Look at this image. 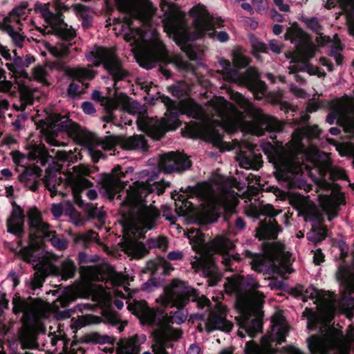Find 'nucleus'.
<instances>
[{
	"mask_svg": "<svg viewBox=\"0 0 354 354\" xmlns=\"http://www.w3.org/2000/svg\"><path fill=\"white\" fill-rule=\"evenodd\" d=\"M231 97L252 118L251 121H245L243 114L223 97H215L209 104L215 111L216 118L206 115L203 108L192 100L181 102L180 109L183 113L189 117L204 120L200 125L192 127V136L201 137L215 145H218L221 143L222 136L215 129L216 126L227 131L239 128L243 131L256 136H261L265 131L277 132L281 130L283 124L280 121L263 115L259 108L241 93H232Z\"/></svg>",
	"mask_w": 354,
	"mask_h": 354,
	"instance_id": "1",
	"label": "nucleus"
},
{
	"mask_svg": "<svg viewBox=\"0 0 354 354\" xmlns=\"http://www.w3.org/2000/svg\"><path fill=\"white\" fill-rule=\"evenodd\" d=\"M161 7L165 12V31L178 45L182 46L188 40L197 39L205 35L210 37L215 36V26L218 19L212 17L203 4L198 3L189 10V15L193 19L190 28H187L184 14L174 6L162 3Z\"/></svg>",
	"mask_w": 354,
	"mask_h": 354,
	"instance_id": "2",
	"label": "nucleus"
},
{
	"mask_svg": "<svg viewBox=\"0 0 354 354\" xmlns=\"http://www.w3.org/2000/svg\"><path fill=\"white\" fill-rule=\"evenodd\" d=\"M259 287V283L251 275L241 283L237 279H227V283L225 284L226 292L236 293V306L243 314L238 331L241 338L245 334L252 337L261 330V323L258 317L261 315L264 296L257 290Z\"/></svg>",
	"mask_w": 354,
	"mask_h": 354,
	"instance_id": "3",
	"label": "nucleus"
},
{
	"mask_svg": "<svg viewBox=\"0 0 354 354\" xmlns=\"http://www.w3.org/2000/svg\"><path fill=\"white\" fill-rule=\"evenodd\" d=\"M124 19L127 24L122 26L121 34L127 41L134 46L133 50L142 67L151 69L155 67L158 61L169 60L167 52L157 34L153 33V38L147 40L142 31L138 29L133 30L129 27V17H124Z\"/></svg>",
	"mask_w": 354,
	"mask_h": 354,
	"instance_id": "4",
	"label": "nucleus"
},
{
	"mask_svg": "<svg viewBox=\"0 0 354 354\" xmlns=\"http://www.w3.org/2000/svg\"><path fill=\"white\" fill-rule=\"evenodd\" d=\"M191 300L197 304L198 308H202L209 304V300L204 296H200L193 288L188 287L180 280L174 279L166 286L164 293L156 301L163 306L171 304L179 309L176 310L172 317L174 322L178 324H183L187 317V312L182 308Z\"/></svg>",
	"mask_w": 354,
	"mask_h": 354,
	"instance_id": "5",
	"label": "nucleus"
},
{
	"mask_svg": "<svg viewBox=\"0 0 354 354\" xmlns=\"http://www.w3.org/2000/svg\"><path fill=\"white\" fill-rule=\"evenodd\" d=\"M121 212L124 217H129V221H125L124 225V250L132 257H138L142 256L146 252L145 245L137 241L138 238L141 237L145 232L151 230L154 227L156 214L153 209H145L142 213L149 212L150 216L145 217L142 214L130 212L123 208Z\"/></svg>",
	"mask_w": 354,
	"mask_h": 354,
	"instance_id": "6",
	"label": "nucleus"
},
{
	"mask_svg": "<svg viewBox=\"0 0 354 354\" xmlns=\"http://www.w3.org/2000/svg\"><path fill=\"white\" fill-rule=\"evenodd\" d=\"M157 177V174H151L148 171H143L140 173L141 181L135 182L127 191V198L122 205L123 210L127 209L130 212H134L138 214H142L144 209H153L156 214V220L158 217V213L156 209L152 206H147L143 201V198L151 192H156L158 195L164 192L165 188L169 185V183L165 182H156L151 185L148 181L153 180ZM149 212L143 213V216L149 217Z\"/></svg>",
	"mask_w": 354,
	"mask_h": 354,
	"instance_id": "7",
	"label": "nucleus"
},
{
	"mask_svg": "<svg viewBox=\"0 0 354 354\" xmlns=\"http://www.w3.org/2000/svg\"><path fill=\"white\" fill-rule=\"evenodd\" d=\"M191 193L196 194L201 198V210L200 216L205 222L212 223L215 221L218 210L220 207L230 209L237 203V194L229 191L223 193L218 198L214 193L212 188L207 184L200 185L194 188H191Z\"/></svg>",
	"mask_w": 354,
	"mask_h": 354,
	"instance_id": "8",
	"label": "nucleus"
},
{
	"mask_svg": "<svg viewBox=\"0 0 354 354\" xmlns=\"http://www.w3.org/2000/svg\"><path fill=\"white\" fill-rule=\"evenodd\" d=\"M351 343H354V327L349 328L345 337L337 328H328L321 335L308 339V347L314 354H323L328 348H335L339 354H348Z\"/></svg>",
	"mask_w": 354,
	"mask_h": 354,
	"instance_id": "9",
	"label": "nucleus"
},
{
	"mask_svg": "<svg viewBox=\"0 0 354 354\" xmlns=\"http://www.w3.org/2000/svg\"><path fill=\"white\" fill-rule=\"evenodd\" d=\"M272 328L269 334L261 339V346L252 342L246 343L245 354H274L275 346L285 342L288 326L281 311L276 312L272 319Z\"/></svg>",
	"mask_w": 354,
	"mask_h": 354,
	"instance_id": "10",
	"label": "nucleus"
},
{
	"mask_svg": "<svg viewBox=\"0 0 354 354\" xmlns=\"http://www.w3.org/2000/svg\"><path fill=\"white\" fill-rule=\"evenodd\" d=\"M263 151L266 154L276 169L275 176L277 180L289 177V173L297 172L301 166L296 162L297 156L294 148L288 149V143L282 148H276L269 142L261 145Z\"/></svg>",
	"mask_w": 354,
	"mask_h": 354,
	"instance_id": "11",
	"label": "nucleus"
},
{
	"mask_svg": "<svg viewBox=\"0 0 354 354\" xmlns=\"http://www.w3.org/2000/svg\"><path fill=\"white\" fill-rule=\"evenodd\" d=\"M304 301L306 299H316V302H319L317 315L310 309L306 308L304 311V315L308 319V328L313 329L315 326V321L317 317L324 322H328L337 310L335 307L334 295L331 293H324L310 286L307 288L304 294Z\"/></svg>",
	"mask_w": 354,
	"mask_h": 354,
	"instance_id": "12",
	"label": "nucleus"
},
{
	"mask_svg": "<svg viewBox=\"0 0 354 354\" xmlns=\"http://www.w3.org/2000/svg\"><path fill=\"white\" fill-rule=\"evenodd\" d=\"M118 145L128 150H144L147 147V140L142 136H136L127 139L111 136L105 138L100 142L89 144L87 150L92 158L95 161H97L102 157L101 149L113 150Z\"/></svg>",
	"mask_w": 354,
	"mask_h": 354,
	"instance_id": "13",
	"label": "nucleus"
},
{
	"mask_svg": "<svg viewBox=\"0 0 354 354\" xmlns=\"http://www.w3.org/2000/svg\"><path fill=\"white\" fill-rule=\"evenodd\" d=\"M29 220V245L22 251V257L24 260L32 263L34 257L32 250L39 248L42 239L36 234H41L44 238L50 236L53 232L48 231L49 225L42 220L40 212L35 207L30 208L28 212Z\"/></svg>",
	"mask_w": 354,
	"mask_h": 354,
	"instance_id": "14",
	"label": "nucleus"
},
{
	"mask_svg": "<svg viewBox=\"0 0 354 354\" xmlns=\"http://www.w3.org/2000/svg\"><path fill=\"white\" fill-rule=\"evenodd\" d=\"M87 60L95 66L103 64L104 68L113 77L121 80L126 75L122 64L113 49L95 46L85 55Z\"/></svg>",
	"mask_w": 354,
	"mask_h": 354,
	"instance_id": "15",
	"label": "nucleus"
},
{
	"mask_svg": "<svg viewBox=\"0 0 354 354\" xmlns=\"http://www.w3.org/2000/svg\"><path fill=\"white\" fill-rule=\"evenodd\" d=\"M138 127L153 139H160L166 131L176 129L178 125V115L167 110L165 117L158 121L153 119L141 118L137 120Z\"/></svg>",
	"mask_w": 354,
	"mask_h": 354,
	"instance_id": "16",
	"label": "nucleus"
},
{
	"mask_svg": "<svg viewBox=\"0 0 354 354\" xmlns=\"http://www.w3.org/2000/svg\"><path fill=\"white\" fill-rule=\"evenodd\" d=\"M219 64L222 66L223 78L229 82L243 84L254 87L259 84L261 87V95L257 94V98H261L264 95L263 88L264 84L259 82V75L257 70L254 68H250L247 70L245 75H240L236 71L230 68V64L225 59L219 60Z\"/></svg>",
	"mask_w": 354,
	"mask_h": 354,
	"instance_id": "17",
	"label": "nucleus"
},
{
	"mask_svg": "<svg viewBox=\"0 0 354 354\" xmlns=\"http://www.w3.org/2000/svg\"><path fill=\"white\" fill-rule=\"evenodd\" d=\"M118 8L129 15V17L138 18L147 24L153 14V8L149 0H115Z\"/></svg>",
	"mask_w": 354,
	"mask_h": 354,
	"instance_id": "18",
	"label": "nucleus"
},
{
	"mask_svg": "<svg viewBox=\"0 0 354 354\" xmlns=\"http://www.w3.org/2000/svg\"><path fill=\"white\" fill-rule=\"evenodd\" d=\"M89 174V169L84 165H78L73 168L72 171H68L61 178L64 185L70 187L75 201L80 200V193L90 186V183L85 178Z\"/></svg>",
	"mask_w": 354,
	"mask_h": 354,
	"instance_id": "19",
	"label": "nucleus"
},
{
	"mask_svg": "<svg viewBox=\"0 0 354 354\" xmlns=\"http://www.w3.org/2000/svg\"><path fill=\"white\" fill-rule=\"evenodd\" d=\"M306 160H308L312 165L316 166L323 176L324 173L328 172L330 178L332 180L344 179L346 175L344 171L340 167H333L330 161L327 159H323L321 161L322 154L319 152L316 147L310 146L305 152Z\"/></svg>",
	"mask_w": 354,
	"mask_h": 354,
	"instance_id": "20",
	"label": "nucleus"
},
{
	"mask_svg": "<svg viewBox=\"0 0 354 354\" xmlns=\"http://www.w3.org/2000/svg\"><path fill=\"white\" fill-rule=\"evenodd\" d=\"M152 161L149 160L150 164L157 165L160 171L167 174L182 171L189 169L191 166V162L187 157L173 151L160 156L157 162Z\"/></svg>",
	"mask_w": 354,
	"mask_h": 354,
	"instance_id": "21",
	"label": "nucleus"
},
{
	"mask_svg": "<svg viewBox=\"0 0 354 354\" xmlns=\"http://www.w3.org/2000/svg\"><path fill=\"white\" fill-rule=\"evenodd\" d=\"M12 304L14 313H23L24 319L43 317L48 310L47 304L41 300L26 302L19 297H15Z\"/></svg>",
	"mask_w": 354,
	"mask_h": 354,
	"instance_id": "22",
	"label": "nucleus"
},
{
	"mask_svg": "<svg viewBox=\"0 0 354 354\" xmlns=\"http://www.w3.org/2000/svg\"><path fill=\"white\" fill-rule=\"evenodd\" d=\"M14 57L13 64L7 63L6 66L8 69L12 73V75L16 77L15 82L18 85V88L21 95L25 98L28 103H31V92L30 88L25 85L24 82L21 81L20 78L28 79V73L24 70V60L17 55L15 50H13Z\"/></svg>",
	"mask_w": 354,
	"mask_h": 354,
	"instance_id": "23",
	"label": "nucleus"
},
{
	"mask_svg": "<svg viewBox=\"0 0 354 354\" xmlns=\"http://www.w3.org/2000/svg\"><path fill=\"white\" fill-rule=\"evenodd\" d=\"M319 135V129L317 126H306L305 127L297 129L292 134V140L288 143V149L294 148L297 156H301V158L305 157V153H302L301 140L306 137L308 138H315ZM306 150L304 151L306 152Z\"/></svg>",
	"mask_w": 354,
	"mask_h": 354,
	"instance_id": "24",
	"label": "nucleus"
},
{
	"mask_svg": "<svg viewBox=\"0 0 354 354\" xmlns=\"http://www.w3.org/2000/svg\"><path fill=\"white\" fill-rule=\"evenodd\" d=\"M322 210L328 216V220L337 216L339 205L344 204V198L341 193L333 191L330 196H319Z\"/></svg>",
	"mask_w": 354,
	"mask_h": 354,
	"instance_id": "25",
	"label": "nucleus"
},
{
	"mask_svg": "<svg viewBox=\"0 0 354 354\" xmlns=\"http://www.w3.org/2000/svg\"><path fill=\"white\" fill-rule=\"evenodd\" d=\"M153 335L155 343L151 348L153 354H167L165 351V347L167 346V340L177 339L180 336L178 332L170 328L156 331Z\"/></svg>",
	"mask_w": 354,
	"mask_h": 354,
	"instance_id": "26",
	"label": "nucleus"
},
{
	"mask_svg": "<svg viewBox=\"0 0 354 354\" xmlns=\"http://www.w3.org/2000/svg\"><path fill=\"white\" fill-rule=\"evenodd\" d=\"M216 310L219 313L218 315H214L208 319L206 324V330L212 332L216 330L230 332L232 328V324L227 321L225 318V308L219 304H216Z\"/></svg>",
	"mask_w": 354,
	"mask_h": 354,
	"instance_id": "27",
	"label": "nucleus"
},
{
	"mask_svg": "<svg viewBox=\"0 0 354 354\" xmlns=\"http://www.w3.org/2000/svg\"><path fill=\"white\" fill-rule=\"evenodd\" d=\"M145 341V335H135L127 339H122L119 342L116 354H138L140 344Z\"/></svg>",
	"mask_w": 354,
	"mask_h": 354,
	"instance_id": "28",
	"label": "nucleus"
},
{
	"mask_svg": "<svg viewBox=\"0 0 354 354\" xmlns=\"http://www.w3.org/2000/svg\"><path fill=\"white\" fill-rule=\"evenodd\" d=\"M129 308L143 323L151 324L154 322L156 312L153 309L149 308L145 301H135L129 305Z\"/></svg>",
	"mask_w": 354,
	"mask_h": 354,
	"instance_id": "29",
	"label": "nucleus"
},
{
	"mask_svg": "<svg viewBox=\"0 0 354 354\" xmlns=\"http://www.w3.org/2000/svg\"><path fill=\"white\" fill-rule=\"evenodd\" d=\"M257 146L252 145L248 146L251 153L250 156H246L243 154H240L238 156V161L241 167L257 170L261 166V156L260 154L255 153L254 149Z\"/></svg>",
	"mask_w": 354,
	"mask_h": 354,
	"instance_id": "30",
	"label": "nucleus"
},
{
	"mask_svg": "<svg viewBox=\"0 0 354 354\" xmlns=\"http://www.w3.org/2000/svg\"><path fill=\"white\" fill-rule=\"evenodd\" d=\"M124 185L118 178L109 177L104 181L102 186V194L106 198L112 199L116 194L119 193Z\"/></svg>",
	"mask_w": 354,
	"mask_h": 354,
	"instance_id": "31",
	"label": "nucleus"
},
{
	"mask_svg": "<svg viewBox=\"0 0 354 354\" xmlns=\"http://www.w3.org/2000/svg\"><path fill=\"white\" fill-rule=\"evenodd\" d=\"M39 266L35 272V277L32 281V288H40L44 281L45 277L50 274L56 272V268L50 262H46Z\"/></svg>",
	"mask_w": 354,
	"mask_h": 354,
	"instance_id": "32",
	"label": "nucleus"
},
{
	"mask_svg": "<svg viewBox=\"0 0 354 354\" xmlns=\"http://www.w3.org/2000/svg\"><path fill=\"white\" fill-rule=\"evenodd\" d=\"M301 158L297 156V158L296 159V162H297V164L301 166V169L297 172H292V170L289 173V177L286 178H283L278 180L279 181H286L287 182V187L288 189L292 188V187H298L300 189H303L304 190H309L310 189V185L307 184V183L303 180H299L297 182H292L290 181L291 178L293 175L299 174L300 171H302L303 168H306L307 169H310L311 167H314L312 165V164L307 160L309 164H303L300 162V159Z\"/></svg>",
	"mask_w": 354,
	"mask_h": 354,
	"instance_id": "33",
	"label": "nucleus"
},
{
	"mask_svg": "<svg viewBox=\"0 0 354 354\" xmlns=\"http://www.w3.org/2000/svg\"><path fill=\"white\" fill-rule=\"evenodd\" d=\"M86 288L88 292L86 296H91L95 301L106 303L110 300V292H108L102 285L89 283Z\"/></svg>",
	"mask_w": 354,
	"mask_h": 354,
	"instance_id": "34",
	"label": "nucleus"
},
{
	"mask_svg": "<svg viewBox=\"0 0 354 354\" xmlns=\"http://www.w3.org/2000/svg\"><path fill=\"white\" fill-rule=\"evenodd\" d=\"M336 277L344 289L351 294L354 291V273L351 274L344 268H339Z\"/></svg>",
	"mask_w": 354,
	"mask_h": 354,
	"instance_id": "35",
	"label": "nucleus"
},
{
	"mask_svg": "<svg viewBox=\"0 0 354 354\" xmlns=\"http://www.w3.org/2000/svg\"><path fill=\"white\" fill-rule=\"evenodd\" d=\"M280 232H281V228L273 221L270 224H262L256 236L260 239H274Z\"/></svg>",
	"mask_w": 354,
	"mask_h": 354,
	"instance_id": "36",
	"label": "nucleus"
},
{
	"mask_svg": "<svg viewBox=\"0 0 354 354\" xmlns=\"http://www.w3.org/2000/svg\"><path fill=\"white\" fill-rule=\"evenodd\" d=\"M67 74L79 81L91 80L95 75V72L91 68L84 67L69 68L67 70Z\"/></svg>",
	"mask_w": 354,
	"mask_h": 354,
	"instance_id": "37",
	"label": "nucleus"
},
{
	"mask_svg": "<svg viewBox=\"0 0 354 354\" xmlns=\"http://www.w3.org/2000/svg\"><path fill=\"white\" fill-rule=\"evenodd\" d=\"M233 247V243L229 239L223 236L216 238L209 245L212 251L217 253L225 254Z\"/></svg>",
	"mask_w": 354,
	"mask_h": 354,
	"instance_id": "38",
	"label": "nucleus"
},
{
	"mask_svg": "<svg viewBox=\"0 0 354 354\" xmlns=\"http://www.w3.org/2000/svg\"><path fill=\"white\" fill-rule=\"evenodd\" d=\"M288 201L291 205L303 212H306L310 207L308 198L294 192H291L288 196Z\"/></svg>",
	"mask_w": 354,
	"mask_h": 354,
	"instance_id": "39",
	"label": "nucleus"
},
{
	"mask_svg": "<svg viewBox=\"0 0 354 354\" xmlns=\"http://www.w3.org/2000/svg\"><path fill=\"white\" fill-rule=\"evenodd\" d=\"M20 339L24 348H35L37 346V337L35 331L25 327L20 334Z\"/></svg>",
	"mask_w": 354,
	"mask_h": 354,
	"instance_id": "40",
	"label": "nucleus"
},
{
	"mask_svg": "<svg viewBox=\"0 0 354 354\" xmlns=\"http://www.w3.org/2000/svg\"><path fill=\"white\" fill-rule=\"evenodd\" d=\"M347 13V25L349 34L354 37V0H339Z\"/></svg>",
	"mask_w": 354,
	"mask_h": 354,
	"instance_id": "41",
	"label": "nucleus"
},
{
	"mask_svg": "<svg viewBox=\"0 0 354 354\" xmlns=\"http://www.w3.org/2000/svg\"><path fill=\"white\" fill-rule=\"evenodd\" d=\"M116 101L118 104H120L122 106L124 110L132 115L136 114L140 108V105L137 102H130L128 97L123 93L117 95Z\"/></svg>",
	"mask_w": 354,
	"mask_h": 354,
	"instance_id": "42",
	"label": "nucleus"
},
{
	"mask_svg": "<svg viewBox=\"0 0 354 354\" xmlns=\"http://www.w3.org/2000/svg\"><path fill=\"white\" fill-rule=\"evenodd\" d=\"M297 50L302 59L310 58L315 54V47L308 38H305L302 43L297 45Z\"/></svg>",
	"mask_w": 354,
	"mask_h": 354,
	"instance_id": "43",
	"label": "nucleus"
},
{
	"mask_svg": "<svg viewBox=\"0 0 354 354\" xmlns=\"http://www.w3.org/2000/svg\"><path fill=\"white\" fill-rule=\"evenodd\" d=\"M61 117L57 113H53L49 116V120L52 125L54 127L57 128L58 130L60 131H69L71 128L73 129L74 133H75L77 129V127L73 124L70 120H65L58 124H57L60 120Z\"/></svg>",
	"mask_w": 354,
	"mask_h": 354,
	"instance_id": "44",
	"label": "nucleus"
},
{
	"mask_svg": "<svg viewBox=\"0 0 354 354\" xmlns=\"http://www.w3.org/2000/svg\"><path fill=\"white\" fill-rule=\"evenodd\" d=\"M46 48L55 57H64L68 53V44L66 42L58 43L54 46L46 44Z\"/></svg>",
	"mask_w": 354,
	"mask_h": 354,
	"instance_id": "45",
	"label": "nucleus"
},
{
	"mask_svg": "<svg viewBox=\"0 0 354 354\" xmlns=\"http://www.w3.org/2000/svg\"><path fill=\"white\" fill-rule=\"evenodd\" d=\"M20 180L24 183L25 185L31 191H35L38 187V183L35 175L28 171L20 175Z\"/></svg>",
	"mask_w": 354,
	"mask_h": 354,
	"instance_id": "46",
	"label": "nucleus"
},
{
	"mask_svg": "<svg viewBox=\"0 0 354 354\" xmlns=\"http://www.w3.org/2000/svg\"><path fill=\"white\" fill-rule=\"evenodd\" d=\"M23 226L24 219L10 218L8 221V232L12 234H20L23 230Z\"/></svg>",
	"mask_w": 354,
	"mask_h": 354,
	"instance_id": "47",
	"label": "nucleus"
},
{
	"mask_svg": "<svg viewBox=\"0 0 354 354\" xmlns=\"http://www.w3.org/2000/svg\"><path fill=\"white\" fill-rule=\"evenodd\" d=\"M75 271V266L72 261L66 259L62 262L61 274L63 278L68 279L73 277Z\"/></svg>",
	"mask_w": 354,
	"mask_h": 354,
	"instance_id": "48",
	"label": "nucleus"
},
{
	"mask_svg": "<svg viewBox=\"0 0 354 354\" xmlns=\"http://www.w3.org/2000/svg\"><path fill=\"white\" fill-rule=\"evenodd\" d=\"M147 245L149 248H160L165 250L167 248V240L163 236L154 237L148 239Z\"/></svg>",
	"mask_w": 354,
	"mask_h": 354,
	"instance_id": "49",
	"label": "nucleus"
},
{
	"mask_svg": "<svg viewBox=\"0 0 354 354\" xmlns=\"http://www.w3.org/2000/svg\"><path fill=\"white\" fill-rule=\"evenodd\" d=\"M99 323V319L92 315H86L79 318L74 322L76 328H82L86 325Z\"/></svg>",
	"mask_w": 354,
	"mask_h": 354,
	"instance_id": "50",
	"label": "nucleus"
},
{
	"mask_svg": "<svg viewBox=\"0 0 354 354\" xmlns=\"http://www.w3.org/2000/svg\"><path fill=\"white\" fill-rule=\"evenodd\" d=\"M354 310V299L349 297L347 299H343L341 301V307L338 310L341 313L346 314L348 317L351 312Z\"/></svg>",
	"mask_w": 354,
	"mask_h": 354,
	"instance_id": "51",
	"label": "nucleus"
},
{
	"mask_svg": "<svg viewBox=\"0 0 354 354\" xmlns=\"http://www.w3.org/2000/svg\"><path fill=\"white\" fill-rule=\"evenodd\" d=\"M272 259H274L287 258L289 256V253L285 251L284 245L280 243H276L272 245Z\"/></svg>",
	"mask_w": 354,
	"mask_h": 354,
	"instance_id": "52",
	"label": "nucleus"
},
{
	"mask_svg": "<svg viewBox=\"0 0 354 354\" xmlns=\"http://www.w3.org/2000/svg\"><path fill=\"white\" fill-rule=\"evenodd\" d=\"M125 277L121 273L111 271L109 274V280L113 286H120L124 283Z\"/></svg>",
	"mask_w": 354,
	"mask_h": 354,
	"instance_id": "53",
	"label": "nucleus"
},
{
	"mask_svg": "<svg viewBox=\"0 0 354 354\" xmlns=\"http://www.w3.org/2000/svg\"><path fill=\"white\" fill-rule=\"evenodd\" d=\"M8 33L9 36L12 38V41L15 42V45L19 48L23 47L24 42V37L19 33L18 32L14 30L12 28H8Z\"/></svg>",
	"mask_w": 354,
	"mask_h": 354,
	"instance_id": "54",
	"label": "nucleus"
},
{
	"mask_svg": "<svg viewBox=\"0 0 354 354\" xmlns=\"http://www.w3.org/2000/svg\"><path fill=\"white\" fill-rule=\"evenodd\" d=\"M103 317L106 322L112 325L118 324L120 320L118 315L115 312L109 310L103 312Z\"/></svg>",
	"mask_w": 354,
	"mask_h": 354,
	"instance_id": "55",
	"label": "nucleus"
},
{
	"mask_svg": "<svg viewBox=\"0 0 354 354\" xmlns=\"http://www.w3.org/2000/svg\"><path fill=\"white\" fill-rule=\"evenodd\" d=\"M32 75L35 80L40 82H46V73L42 66H37L32 70Z\"/></svg>",
	"mask_w": 354,
	"mask_h": 354,
	"instance_id": "56",
	"label": "nucleus"
},
{
	"mask_svg": "<svg viewBox=\"0 0 354 354\" xmlns=\"http://www.w3.org/2000/svg\"><path fill=\"white\" fill-rule=\"evenodd\" d=\"M50 241L53 246L58 250H64L66 248L68 245V241L66 239H59L55 236L50 238Z\"/></svg>",
	"mask_w": 354,
	"mask_h": 354,
	"instance_id": "57",
	"label": "nucleus"
},
{
	"mask_svg": "<svg viewBox=\"0 0 354 354\" xmlns=\"http://www.w3.org/2000/svg\"><path fill=\"white\" fill-rule=\"evenodd\" d=\"M261 213L264 216L274 217L279 214V212L276 210L272 205L266 204L261 207Z\"/></svg>",
	"mask_w": 354,
	"mask_h": 354,
	"instance_id": "58",
	"label": "nucleus"
},
{
	"mask_svg": "<svg viewBox=\"0 0 354 354\" xmlns=\"http://www.w3.org/2000/svg\"><path fill=\"white\" fill-rule=\"evenodd\" d=\"M12 88L10 82L6 80L5 71L0 68V91H9Z\"/></svg>",
	"mask_w": 354,
	"mask_h": 354,
	"instance_id": "59",
	"label": "nucleus"
},
{
	"mask_svg": "<svg viewBox=\"0 0 354 354\" xmlns=\"http://www.w3.org/2000/svg\"><path fill=\"white\" fill-rule=\"evenodd\" d=\"M35 10L37 11H39L41 14V16L46 21L50 17H52L53 14L48 7L47 4H36L35 5Z\"/></svg>",
	"mask_w": 354,
	"mask_h": 354,
	"instance_id": "60",
	"label": "nucleus"
},
{
	"mask_svg": "<svg viewBox=\"0 0 354 354\" xmlns=\"http://www.w3.org/2000/svg\"><path fill=\"white\" fill-rule=\"evenodd\" d=\"M46 23L52 28H57L63 23V19L59 14H53L52 17L46 21Z\"/></svg>",
	"mask_w": 354,
	"mask_h": 354,
	"instance_id": "61",
	"label": "nucleus"
},
{
	"mask_svg": "<svg viewBox=\"0 0 354 354\" xmlns=\"http://www.w3.org/2000/svg\"><path fill=\"white\" fill-rule=\"evenodd\" d=\"M202 268L207 276L213 275L216 272V266L213 260L209 259L207 264H202Z\"/></svg>",
	"mask_w": 354,
	"mask_h": 354,
	"instance_id": "62",
	"label": "nucleus"
},
{
	"mask_svg": "<svg viewBox=\"0 0 354 354\" xmlns=\"http://www.w3.org/2000/svg\"><path fill=\"white\" fill-rule=\"evenodd\" d=\"M234 64L238 67H245L249 64L248 59L243 55H234L233 59Z\"/></svg>",
	"mask_w": 354,
	"mask_h": 354,
	"instance_id": "63",
	"label": "nucleus"
},
{
	"mask_svg": "<svg viewBox=\"0 0 354 354\" xmlns=\"http://www.w3.org/2000/svg\"><path fill=\"white\" fill-rule=\"evenodd\" d=\"M304 71L310 75H317L319 77H324L325 75V73L321 72L318 68L311 64H306Z\"/></svg>",
	"mask_w": 354,
	"mask_h": 354,
	"instance_id": "64",
	"label": "nucleus"
}]
</instances>
